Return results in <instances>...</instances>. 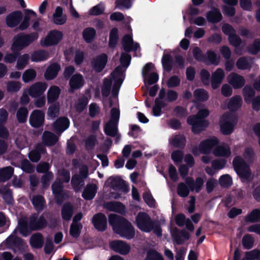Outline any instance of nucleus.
I'll use <instances>...</instances> for the list:
<instances>
[{
	"label": "nucleus",
	"instance_id": "f257e3e1",
	"mask_svg": "<svg viewBox=\"0 0 260 260\" xmlns=\"http://www.w3.org/2000/svg\"><path fill=\"white\" fill-rule=\"evenodd\" d=\"M131 57L128 54L123 53L120 58L121 65L118 67L112 73L110 79H106L104 81L102 88L103 96H107L110 92L111 86L113 83L112 94L116 96L118 90L124 78V72L129 64Z\"/></svg>",
	"mask_w": 260,
	"mask_h": 260
},
{
	"label": "nucleus",
	"instance_id": "f03ea898",
	"mask_svg": "<svg viewBox=\"0 0 260 260\" xmlns=\"http://www.w3.org/2000/svg\"><path fill=\"white\" fill-rule=\"evenodd\" d=\"M244 159L240 156H236L233 160L234 169L243 180H247L252 178V175L249 167L245 161L251 163L254 158V153L251 147L245 149L243 154Z\"/></svg>",
	"mask_w": 260,
	"mask_h": 260
},
{
	"label": "nucleus",
	"instance_id": "7ed1b4c3",
	"mask_svg": "<svg viewBox=\"0 0 260 260\" xmlns=\"http://www.w3.org/2000/svg\"><path fill=\"white\" fill-rule=\"evenodd\" d=\"M109 222L112 226L114 232L121 237L127 239L134 237L135 230L131 223L125 219L111 214L109 216Z\"/></svg>",
	"mask_w": 260,
	"mask_h": 260
},
{
	"label": "nucleus",
	"instance_id": "20e7f679",
	"mask_svg": "<svg viewBox=\"0 0 260 260\" xmlns=\"http://www.w3.org/2000/svg\"><path fill=\"white\" fill-rule=\"evenodd\" d=\"M209 114V110L204 108L199 110L196 116H190L187 118V123L191 126L194 133H200L208 125V122L204 119Z\"/></svg>",
	"mask_w": 260,
	"mask_h": 260
},
{
	"label": "nucleus",
	"instance_id": "39448f33",
	"mask_svg": "<svg viewBox=\"0 0 260 260\" xmlns=\"http://www.w3.org/2000/svg\"><path fill=\"white\" fill-rule=\"evenodd\" d=\"M38 38L39 35L37 32L29 35L18 34L14 38L11 49L13 52L21 50L37 40Z\"/></svg>",
	"mask_w": 260,
	"mask_h": 260
},
{
	"label": "nucleus",
	"instance_id": "423d86ee",
	"mask_svg": "<svg viewBox=\"0 0 260 260\" xmlns=\"http://www.w3.org/2000/svg\"><path fill=\"white\" fill-rule=\"evenodd\" d=\"M236 123V117L233 113H225L221 116L219 121L221 132L224 135L231 134Z\"/></svg>",
	"mask_w": 260,
	"mask_h": 260
},
{
	"label": "nucleus",
	"instance_id": "0eeeda50",
	"mask_svg": "<svg viewBox=\"0 0 260 260\" xmlns=\"http://www.w3.org/2000/svg\"><path fill=\"white\" fill-rule=\"evenodd\" d=\"M219 140L215 137L209 138L200 142L198 147L194 148L192 153L194 155H199L201 153L209 154L213 148L219 144Z\"/></svg>",
	"mask_w": 260,
	"mask_h": 260
},
{
	"label": "nucleus",
	"instance_id": "6e6552de",
	"mask_svg": "<svg viewBox=\"0 0 260 260\" xmlns=\"http://www.w3.org/2000/svg\"><path fill=\"white\" fill-rule=\"evenodd\" d=\"M63 38V33L56 29L51 30L40 40V44L42 47L56 46L59 43Z\"/></svg>",
	"mask_w": 260,
	"mask_h": 260
},
{
	"label": "nucleus",
	"instance_id": "1a4fd4ad",
	"mask_svg": "<svg viewBox=\"0 0 260 260\" xmlns=\"http://www.w3.org/2000/svg\"><path fill=\"white\" fill-rule=\"evenodd\" d=\"M136 223L142 231L148 233L153 228V222L150 216L145 212H140L136 216Z\"/></svg>",
	"mask_w": 260,
	"mask_h": 260
},
{
	"label": "nucleus",
	"instance_id": "9d476101",
	"mask_svg": "<svg viewBox=\"0 0 260 260\" xmlns=\"http://www.w3.org/2000/svg\"><path fill=\"white\" fill-rule=\"evenodd\" d=\"M119 110L113 108L111 112V119L105 127V132L109 136L114 137L117 133V123L119 118Z\"/></svg>",
	"mask_w": 260,
	"mask_h": 260
},
{
	"label": "nucleus",
	"instance_id": "9b49d317",
	"mask_svg": "<svg viewBox=\"0 0 260 260\" xmlns=\"http://www.w3.org/2000/svg\"><path fill=\"white\" fill-rule=\"evenodd\" d=\"M70 179V173L67 171H62L60 172L58 178L52 184V192L57 202H59V199L62 196V183L60 182V180H62L63 182H68Z\"/></svg>",
	"mask_w": 260,
	"mask_h": 260
},
{
	"label": "nucleus",
	"instance_id": "f8f14e48",
	"mask_svg": "<svg viewBox=\"0 0 260 260\" xmlns=\"http://www.w3.org/2000/svg\"><path fill=\"white\" fill-rule=\"evenodd\" d=\"M17 232H19L24 236H26L29 234L30 232L27 226L26 218H22L19 220L18 226L14 231L13 234L7 239L6 242L9 245L15 244L16 242L18 241L17 237L15 235Z\"/></svg>",
	"mask_w": 260,
	"mask_h": 260
},
{
	"label": "nucleus",
	"instance_id": "ddd939ff",
	"mask_svg": "<svg viewBox=\"0 0 260 260\" xmlns=\"http://www.w3.org/2000/svg\"><path fill=\"white\" fill-rule=\"evenodd\" d=\"M88 169L85 166H82L80 169V176L75 175L72 179V184L76 191L80 190L83 185V179L87 176Z\"/></svg>",
	"mask_w": 260,
	"mask_h": 260
},
{
	"label": "nucleus",
	"instance_id": "4468645a",
	"mask_svg": "<svg viewBox=\"0 0 260 260\" xmlns=\"http://www.w3.org/2000/svg\"><path fill=\"white\" fill-rule=\"evenodd\" d=\"M222 29L225 34L229 36V41L232 45L236 47L240 45L241 40L236 35L235 29L231 25L225 24L222 26Z\"/></svg>",
	"mask_w": 260,
	"mask_h": 260
},
{
	"label": "nucleus",
	"instance_id": "2eb2a0df",
	"mask_svg": "<svg viewBox=\"0 0 260 260\" xmlns=\"http://www.w3.org/2000/svg\"><path fill=\"white\" fill-rule=\"evenodd\" d=\"M22 13L20 11H15L9 14L6 17L5 22L9 27H14L20 23L22 19Z\"/></svg>",
	"mask_w": 260,
	"mask_h": 260
},
{
	"label": "nucleus",
	"instance_id": "dca6fc26",
	"mask_svg": "<svg viewBox=\"0 0 260 260\" xmlns=\"http://www.w3.org/2000/svg\"><path fill=\"white\" fill-rule=\"evenodd\" d=\"M47 87V84L46 83L38 82L31 85L27 89L29 95L32 98H36L43 94Z\"/></svg>",
	"mask_w": 260,
	"mask_h": 260
},
{
	"label": "nucleus",
	"instance_id": "f3484780",
	"mask_svg": "<svg viewBox=\"0 0 260 260\" xmlns=\"http://www.w3.org/2000/svg\"><path fill=\"white\" fill-rule=\"evenodd\" d=\"M45 119L44 113L39 110L33 111L30 115L29 123L34 127H38L44 123Z\"/></svg>",
	"mask_w": 260,
	"mask_h": 260
},
{
	"label": "nucleus",
	"instance_id": "a211bd4d",
	"mask_svg": "<svg viewBox=\"0 0 260 260\" xmlns=\"http://www.w3.org/2000/svg\"><path fill=\"white\" fill-rule=\"evenodd\" d=\"M110 246L114 251L122 255L128 254L131 250L130 245L122 241H113Z\"/></svg>",
	"mask_w": 260,
	"mask_h": 260
},
{
	"label": "nucleus",
	"instance_id": "6ab92c4d",
	"mask_svg": "<svg viewBox=\"0 0 260 260\" xmlns=\"http://www.w3.org/2000/svg\"><path fill=\"white\" fill-rule=\"evenodd\" d=\"M212 153L216 157L226 158L231 154L230 146L226 143H222L217 145L212 150Z\"/></svg>",
	"mask_w": 260,
	"mask_h": 260
},
{
	"label": "nucleus",
	"instance_id": "aec40b11",
	"mask_svg": "<svg viewBox=\"0 0 260 260\" xmlns=\"http://www.w3.org/2000/svg\"><path fill=\"white\" fill-rule=\"evenodd\" d=\"M227 81L235 89L241 88L245 82L243 77L234 73H231L227 77Z\"/></svg>",
	"mask_w": 260,
	"mask_h": 260
},
{
	"label": "nucleus",
	"instance_id": "412c9836",
	"mask_svg": "<svg viewBox=\"0 0 260 260\" xmlns=\"http://www.w3.org/2000/svg\"><path fill=\"white\" fill-rule=\"evenodd\" d=\"M107 62V56L101 54L95 57L91 62V67L97 72H100L105 68Z\"/></svg>",
	"mask_w": 260,
	"mask_h": 260
},
{
	"label": "nucleus",
	"instance_id": "4be33fe9",
	"mask_svg": "<svg viewBox=\"0 0 260 260\" xmlns=\"http://www.w3.org/2000/svg\"><path fill=\"white\" fill-rule=\"evenodd\" d=\"M254 95V92L253 89L250 87L246 86L243 89V95L244 100L247 103L252 102V106L254 109H257V106L259 105V98L253 99Z\"/></svg>",
	"mask_w": 260,
	"mask_h": 260
},
{
	"label": "nucleus",
	"instance_id": "5701e85b",
	"mask_svg": "<svg viewBox=\"0 0 260 260\" xmlns=\"http://www.w3.org/2000/svg\"><path fill=\"white\" fill-rule=\"evenodd\" d=\"M92 223L98 230L103 231L107 227L106 216L101 213L97 214L93 217Z\"/></svg>",
	"mask_w": 260,
	"mask_h": 260
},
{
	"label": "nucleus",
	"instance_id": "b1692460",
	"mask_svg": "<svg viewBox=\"0 0 260 260\" xmlns=\"http://www.w3.org/2000/svg\"><path fill=\"white\" fill-rule=\"evenodd\" d=\"M224 77V73L222 69L218 68L213 73L211 77V86L213 89L218 87Z\"/></svg>",
	"mask_w": 260,
	"mask_h": 260
},
{
	"label": "nucleus",
	"instance_id": "393cba45",
	"mask_svg": "<svg viewBox=\"0 0 260 260\" xmlns=\"http://www.w3.org/2000/svg\"><path fill=\"white\" fill-rule=\"evenodd\" d=\"M37 17L36 13L32 10L26 9L24 10V16L22 21L19 26L20 30H24L27 28L29 24L30 20Z\"/></svg>",
	"mask_w": 260,
	"mask_h": 260
},
{
	"label": "nucleus",
	"instance_id": "a878e982",
	"mask_svg": "<svg viewBox=\"0 0 260 260\" xmlns=\"http://www.w3.org/2000/svg\"><path fill=\"white\" fill-rule=\"evenodd\" d=\"M70 125L68 119L65 117H61L57 119L53 125V129L56 133L59 134L67 129Z\"/></svg>",
	"mask_w": 260,
	"mask_h": 260
},
{
	"label": "nucleus",
	"instance_id": "bb28decb",
	"mask_svg": "<svg viewBox=\"0 0 260 260\" xmlns=\"http://www.w3.org/2000/svg\"><path fill=\"white\" fill-rule=\"evenodd\" d=\"M185 182L191 191L196 192H199L201 190L204 184V180L200 177L197 178L194 182L192 178H187Z\"/></svg>",
	"mask_w": 260,
	"mask_h": 260
},
{
	"label": "nucleus",
	"instance_id": "cd10ccee",
	"mask_svg": "<svg viewBox=\"0 0 260 260\" xmlns=\"http://www.w3.org/2000/svg\"><path fill=\"white\" fill-rule=\"evenodd\" d=\"M84 83L83 76L79 74H76L70 79V85L72 90L81 87Z\"/></svg>",
	"mask_w": 260,
	"mask_h": 260
},
{
	"label": "nucleus",
	"instance_id": "c85d7f7f",
	"mask_svg": "<svg viewBox=\"0 0 260 260\" xmlns=\"http://www.w3.org/2000/svg\"><path fill=\"white\" fill-rule=\"evenodd\" d=\"M47 222L43 216L36 217V216H32L30 223V228L34 230H38L45 228Z\"/></svg>",
	"mask_w": 260,
	"mask_h": 260
},
{
	"label": "nucleus",
	"instance_id": "c756f323",
	"mask_svg": "<svg viewBox=\"0 0 260 260\" xmlns=\"http://www.w3.org/2000/svg\"><path fill=\"white\" fill-rule=\"evenodd\" d=\"M122 45L125 50L137 51L139 49V45L138 43L133 42L132 37L129 35H126L122 40Z\"/></svg>",
	"mask_w": 260,
	"mask_h": 260
},
{
	"label": "nucleus",
	"instance_id": "7c9ffc66",
	"mask_svg": "<svg viewBox=\"0 0 260 260\" xmlns=\"http://www.w3.org/2000/svg\"><path fill=\"white\" fill-rule=\"evenodd\" d=\"M185 137L182 135L173 136L169 140V145L172 147L181 148L185 145Z\"/></svg>",
	"mask_w": 260,
	"mask_h": 260
},
{
	"label": "nucleus",
	"instance_id": "2f4dec72",
	"mask_svg": "<svg viewBox=\"0 0 260 260\" xmlns=\"http://www.w3.org/2000/svg\"><path fill=\"white\" fill-rule=\"evenodd\" d=\"M62 9L60 7H57L53 14V21L57 25H62L67 20L66 16L63 14Z\"/></svg>",
	"mask_w": 260,
	"mask_h": 260
},
{
	"label": "nucleus",
	"instance_id": "473e14b6",
	"mask_svg": "<svg viewBox=\"0 0 260 260\" xmlns=\"http://www.w3.org/2000/svg\"><path fill=\"white\" fill-rule=\"evenodd\" d=\"M60 93V88L55 85L51 86L47 91V97L48 103H52L56 101Z\"/></svg>",
	"mask_w": 260,
	"mask_h": 260
},
{
	"label": "nucleus",
	"instance_id": "72a5a7b5",
	"mask_svg": "<svg viewBox=\"0 0 260 260\" xmlns=\"http://www.w3.org/2000/svg\"><path fill=\"white\" fill-rule=\"evenodd\" d=\"M96 191L97 186L96 185L94 184H88L84 189L82 193V197L85 200H91L95 197Z\"/></svg>",
	"mask_w": 260,
	"mask_h": 260
},
{
	"label": "nucleus",
	"instance_id": "f704fd0d",
	"mask_svg": "<svg viewBox=\"0 0 260 260\" xmlns=\"http://www.w3.org/2000/svg\"><path fill=\"white\" fill-rule=\"evenodd\" d=\"M49 53L44 50H40L34 52L31 54V60L34 62H41L47 59Z\"/></svg>",
	"mask_w": 260,
	"mask_h": 260
},
{
	"label": "nucleus",
	"instance_id": "c9c22d12",
	"mask_svg": "<svg viewBox=\"0 0 260 260\" xmlns=\"http://www.w3.org/2000/svg\"><path fill=\"white\" fill-rule=\"evenodd\" d=\"M59 66L56 63L50 65L47 69L44 74L46 80H52L56 77L58 72L60 70Z\"/></svg>",
	"mask_w": 260,
	"mask_h": 260
},
{
	"label": "nucleus",
	"instance_id": "e433bc0d",
	"mask_svg": "<svg viewBox=\"0 0 260 260\" xmlns=\"http://www.w3.org/2000/svg\"><path fill=\"white\" fill-rule=\"evenodd\" d=\"M43 243V238L40 233H36L30 237V244L33 248H40L42 247Z\"/></svg>",
	"mask_w": 260,
	"mask_h": 260
},
{
	"label": "nucleus",
	"instance_id": "4c0bfd02",
	"mask_svg": "<svg viewBox=\"0 0 260 260\" xmlns=\"http://www.w3.org/2000/svg\"><path fill=\"white\" fill-rule=\"evenodd\" d=\"M105 207L112 211L123 213L125 212L124 206L119 202H109L105 204Z\"/></svg>",
	"mask_w": 260,
	"mask_h": 260
},
{
	"label": "nucleus",
	"instance_id": "58836bf2",
	"mask_svg": "<svg viewBox=\"0 0 260 260\" xmlns=\"http://www.w3.org/2000/svg\"><path fill=\"white\" fill-rule=\"evenodd\" d=\"M36 76V71L33 69H29L23 72L22 78L24 83H29L34 81Z\"/></svg>",
	"mask_w": 260,
	"mask_h": 260
},
{
	"label": "nucleus",
	"instance_id": "ea45409f",
	"mask_svg": "<svg viewBox=\"0 0 260 260\" xmlns=\"http://www.w3.org/2000/svg\"><path fill=\"white\" fill-rule=\"evenodd\" d=\"M242 103V98L240 96H235L228 102L227 108L231 110H236L241 106Z\"/></svg>",
	"mask_w": 260,
	"mask_h": 260
},
{
	"label": "nucleus",
	"instance_id": "a19ab883",
	"mask_svg": "<svg viewBox=\"0 0 260 260\" xmlns=\"http://www.w3.org/2000/svg\"><path fill=\"white\" fill-rule=\"evenodd\" d=\"M29 55L28 54H23L20 55L17 59L16 68L19 70H23L28 63Z\"/></svg>",
	"mask_w": 260,
	"mask_h": 260
},
{
	"label": "nucleus",
	"instance_id": "79ce46f5",
	"mask_svg": "<svg viewBox=\"0 0 260 260\" xmlns=\"http://www.w3.org/2000/svg\"><path fill=\"white\" fill-rule=\"evenodd\" d=\"M95 34V30L92 27L86 28L82 32L83 38L87 43L91 42L94 39Z\"/></svg>",
	"mask_w": 260,
	"mask_h": 260
},
{
	"label": "nucleus",
	"instance_id": "37998d69",
	"mask_svg": "<svg viewBox=\"0 0 260 260\" xmlns=\"http://www.w3.org/2000/svg\"><path fill=\"white\" fill-rule=\"evenodd\" d=\"M207 18L211 22H217L221 20L222 15L218 10L214 9L207 13Z\"/></svg>",
	"mask_w": 260,
	"mask_h": 260
},
{
	"label": "nucleus",
	"instance_id": "c03bdc74",
	"mask_svg": "<svg viewBox=\"0 0 260 260\" xmlns=\"http://www.w3.org/2000/svg\"><path fill=\"white\" fill-rule=\"evenodd\" d=\"M57 140V137L50 132H46L43 134V141L47 145L50 146L54 145Z\"/></svg>",
	"mask_w": 260,
	"mask_h": 260
},
{
	"label": "nucleus",
	"instance_id": "a18cd8bd",
	"mask_svg": "<svg viewBox=\"0 0 260 260\" xmlns=\"http://www.w3.org/2000/svg\"><path fill=\"white\" fill-rule=\"evenodd\" d=\"M44 149L41 145H39L36 147L35 150H32L29 153L30 159L34 162L38 161L40 158V152L43 153Z\"/></svg>",
	"mask_w": 260,
	"mask_h": 260
},
{
	"label": "nucleus",
	"instance_id": "49530a36",
	"mask_svg": "<svg viewBox=\"0 0 260 260\" xmlns=\"http://www.w3.org/2000/svg\"><path fill=\"white\" fill-rule=\"evenodd\" d=\"M13 173V169L10 167L0 170V181H5L11 178Z\"/></svg>",
	"mask_w": 260,
	"mask_h": 260
},
{
	"label": "nucleus",
	"instance_id": "de8ad7c7",
	"mask_svg": "<svg viewBox=\"0 0 260 260\" xmlns=\"http://www.w3.org/2000/svg\"><path fill=\"white\" fill-rule=\"evenodd\" d=\"M246 220L250 222L260 221V209L253 210L246 217Z\"/></svg>",
	"mask_w": 260,
	"mask_h": 260
},
{
	"label": "nucleus",
	"instance_id": "09e8293b",
	"mask_svg": "<svg viewBox=\"0 0 260 260\" xmlns=\"http://www.w3.org/2000/svg\"><path fill=\"white\" fill-rule=\"evenodd\" d=\"M59 111V104L55 103L49 106L47 111V116L49 118H53L57 116Z\"/></svg>",
	"mask_w": 260,
	"mask_h": 260
},
{
	"label": "nucleus",
	"instance_id": "8fccbe9b",
	"mask_svg": "<svg viewBox=\"0 0 260 260\" xmlns=\"http://www.w3.org/2000/svg\"><path fill=\"white\" fill-rule=\"evenodd\" d=\"M32 203L36 210H41L45 206L44 199L41 196H34L32 199Z\"/></svg>",
	"mask_w": 260,
	"mask_h": 260
},
{
	"label": "nucleus",
	"instance_id": "3c124183",
	"mask_svg": "<svg viewBox=\"0 0 260 260\" xmlns=\"http://www.w3.org/2000/svg\"><path fill=\"white\" fill-rule=\"evenodd\" d=\"M22 84L18 81H9L7 83V90L10 92H16L21 88Z\"/></svg>",
	"mask_w": 260,
	"mask_h": 260
},
{
	"label": "nucleus",
	"instance_id": "603ef678",
	"mask_svg": "<svg viewBox=\"0 0 260 260\" xmlns=\"http://www.w3.org/2000/svg\"><path fill=\"white\" fill-rule=\"evenodd\" d=\"M161 62L165 70L167 71H170L171 70L173 61L172 58L169 54L165 52L162 58Z\"/></svg>",
	"mask_w": 260,
	"mask_h": 260
},
{
	"label": "nucleus",
	"instance_id": "864d4df0",
	"mask_svg": "<svg viewBox=\"0 0 260 260\" xmlns=\"http://www.w3.org/2000/svg\"><path fill=\"white\" fill-rule=\"evenodd\" d=\"M252 60L242 57L239 58L236 63V66L239 69L246 70L250 68Z\"/></svg>",
	"mask_w": 260,
	"mask_h": 260
},
{
	"label": "nucleus",
	"instance_id": "5fc2aeb1",
	"mask_svg": "<svg viewBox=\"0 0 260 260\" xmlns=\"http://www.w3.org/2000/svg\"><path fill=\"white\" fill-rule=\"evenodd\" d=\"M73 214V207L71 205H64L62 210V217L64 220H69Z\"/></svg>",
	"mask_w": 260,
	"mask_h": 260
},
{
	"label": "nucleus",
	"instance_id": "6e6d98bb",
	"mask_svg": "<svg viewBox=\"0 0 260 260\" xmlns=\"http://www.w3.org/2000/svg\"><path fill=\"white\" fill-rule=\"evenodd\" d=\"M0 192L3 195L4 199L9 204L12 203L13 199L11 192L7 186H4L1 188Z\"/></svg>",
	"mask_w": 260,
	"mask_h": 260
},
{
	"label": "nucleus",
	"instance_id": "4d7b16f0",
	"mask_svg": "<svg viewBox=\"0 0 260 260\" xmlns=\"http://www.w3.org/2000/svg\"><path fill=\"white\" fill-rule=\"evenodd\" d=\"M196 99L199 101H204L208 99L209 95L207 91L204 89H197L194 92Z\"/></svg>",
	"mask_w": 260,
	"mask_h": 260
},
{
	"label": "nucleus",
	"instance_id": "13d9d810",
	"mask_svg": "<svg viewBox=\"0 0 260 260\" xmlns=\"http://www.w3.org/2000/svg\"><path fill=\"white\" fill-rule=\"evenodd\" d=\"M81 225L78 222H73L70 228V234L74 238H77L79 236Z\"/></svg>",
	"mask_w": 260,
	"mask_h": 260
},
{
	"label": "nucleus",
	"instance_id": "bf43d9fd",
	"mask_svg": "<svg viewBox=\"0 0 260 260\" xmlns=\"http://www.w3.org/2000/svg\"><path fill=\"white\" fill-rule=\"evenodd\" d=\"M28 114V111L26 108H20L17 113V118L19 122L26 121Z\"/></svg>",
	"mask_w": 260,
	"mask_h": 260
},
{
	"label": "nucleus",
	"instance_id": "052dcab7",
	"mask_svg": "<svg viewBox=\"0 0 260 260\" xmlns=\"http://www.w3.org/2000/svg\"><path fill=\"white\" fill-rule=\"evenodd\" d=\"M158 79V76L156 72H152L151 74L147 76L146 79H144L145 86L148 89V86L156 82Z\"/></svg>",
	"mask_w": 260,
	"mask_h": 260
},
{
	"label": "nucleus",
	"instance_id": "680f3d73",
	"mask_svg": "<svg viewBox=\"0 0 260 260\" xmlns=\"http://www.w3.org/2000/svg\"><path fill=\"white\" fill-rule=\"evenodd\" d=\"M219 182L222 186L226 187L232 185V179L230 176L225 174L221 176L220 177Z\"/></svg>",
	"mask_w": 260,
	"mask_h": 260
},
{
	"label": "nucleus",
	"instance_id": "e2e57ef3",
	"mask_svg": "<svg viewBox=\"0 0 260 260\" xmlns=\"http://www.w3.org/2000/svg\"><path fill=\"white\" fill-rule=\"evenodd\" d=\"M146 260H164V258L156 251L150 250L147 252Z\"/></svg>",
	"mask_w": 260,
	"mask_h": 260
},
{
	"label": "nucleus",
	"instance_id": "0e129e2a",
	"mask_svg": "<svg viewBox=\"0 0 260 260\" xmlns=\"http://www.w3.org/2000/svg\"><path fill=\"white\" fill-rule=\"evenodd\" d=\"M177 192L181 197H186L189 194V190L186 185L182 183L178 185Z\"/></svg>",
	"mask_w": 260,
	"mask_h": 260
},
{
	"label": "nucleus",
	"instance_id": "69168bd1",
	"mask_svg": "<svg viewBox=\"0 0 260 260\" xmlns=\"http://www.w3.org/2000/svg\"><path fill=\"white\" fill-rule=\"evenodd\" d=\"M226 163V161L224 159H217L212 162V167L214 169L219 170L223 169Z\"/></svg>",
	"mask_w": 260,
	"mask_h": 260
},
{
	"label": "nucleus",
	"instance_id": "338daca9",
	"mask_svg": "<svg viewBox=\"0 0 260 260\" xmlns=\"http://www.w3.org/2000/svg\"><path fill=\"white\" fill-rule=\"evenodd\" d=\"M104 10V6L100 4L90 9L89 11V14L91 15H100L103 13Z\"/></svg>",
	"mask_w": 260,
	"mask_h": 260
},
{
	"label": "nucleus",
	"instance_id": "774afa93",
	"mask_svg": "<svg viewBox=\"0 0 260 260\" xmlns=\"http://www.w3.org/2000/svg\"><path fill=\"white\" fill-rule=\"evenodd\" d=\"M248 51L251 54H256L260 51V40H255L248 47Z\"/></svg>",
	"mask_w": 260,
	"mask_h": 260
}]
</instances>
